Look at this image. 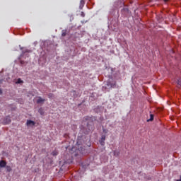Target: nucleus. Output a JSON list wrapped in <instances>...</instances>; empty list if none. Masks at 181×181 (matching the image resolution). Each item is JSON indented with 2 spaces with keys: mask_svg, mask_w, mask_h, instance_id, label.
<instances>
[{
  "mask_svg": "<svg viewBox=\"0 0 181 181\" xmlns=\"http://www.w3.org/2000/svg\"><path fill=\"white\" fill-rule=\"evenodd\" d=\"M11 122V119L9 116H7L4 119V122H3L4 124L6 125L10 124Z\"/></svg>",
  "mask_w": 181,
  "mask_h": 181,
  "instance_id": "1",
  "label": "nucleus"
},
{
  "mask_svg": "<svg viewBox=\"0 0 181 181\" xmlns=\"http://www.w3.org/2000/svg\"><path fill=\"white\" fill-rule=\"evenodd\" d=\"M36 124V122L33 120H27L26 126L27 127H34Z\"/></svg>",
  "mask_w": 181,
  "mask_h": 181,
  "instance_id": "2",
  "label": "nucleus"
},
{
  "mask_svg": "<svg viewBox=\"0 0 181 181\" xmlns=\"http://www.w3.org/2000/svg\"><path fill=\"white\" fill-rule=\"evenodd\" d=\"M105 139H106V136L105 135H103V136H101V139L100 140V144L101 146H104L105 144Z\"/></svg>",
  "mask_w": 181,
  "mask_h": 181,
  "instance_id": "3",
  "label": "nucleus"
},
{
  "mask_svg": "<svg viewBox=\"0 0 181 181\" xmlns=\"http://www.w3.org/2000/svg\"><path fill=\"white\" fill-rule=\"evenodd\" d=\"M86 0H81L80 1V6H79L80 10L83 9V6L86 5Z\"/></svg>",
  "mask_w": 181,
  "mask_h": 181,
  "instance_id": "4",
  "label": "nucleus"
},
{
  "mask_svg": "<svg viewBox=\"0 0 181 181\" xmlns=\"http://www.w3.org/2000/svg\"><path fill=\"white\" fill-rule=\"evenodd\" d=\"M45 101V99H42V97L39 96L37 100H36V103L41 104L42 103H44Z\"/></svg>",
  "mask_w": 181,
  "mask_h": 181,
  "instance_id": "5",
  "label": "nucleus"
},
{
  "mask_svg": "<svg viewBox=\"0 0 181 181\" xmlns=\"http://www.w3.org/2000/svg\"><path fill=\"white\" fill-rule=\"evenodd\" d=\"M6 166V161L1 160L0 161V168H4Z\"/></svg>",
  "mask_w": 181,
  "mask_h": 181,
  "instance_id": "6",
  "label": "nucleus"
},
{
  "mask_svg": "<svg viewBox=\"0 0 181 181\" xmlns=\"http://www.w3.org/2000/svg\"><path fill=\"white\" fill-rule=\"evenodd\" d=\"M5 168H6V170L8 173H11V172L12 168H11V167L10 165H6Z\"/></svg>",
  "mask_w": 181,
  "mask_h": 181,
  "instance_id": "7",
  "label": "nucleus"
},
{
  "mask_svg": "<svg viewBox=\"0 0 181 181\" xmlns=\"http://www.w3.org/2000/svg\"><path fill=\"white\" fill-rule=\"evenodd\" d=\"M113 153L115 157H118L120 155V152H119L118 151H114Z\"/></svg>",
  "mask_w": 181,
  "mask_h": 181,
  "instance_id": "8",
  "label": "nucleus"
},
{
  "mask_svg": "<svg viewBox=\"0 0 181 181\" xmlns=\"http://www.w3.org/2000/svg\"><path fill=\"white\" fill-rule=\"evenodd\" d=\"M38 112H39L40 114H41V115H44V114H45L44 110L42 109V108H40V109L38 110Z\"/></svg>",
  "mask_w": 181,
  "mask_h": 181,
  "instance_id": "9",
  "label": "nucleus"
},
{
  "mask_svg": "<svg viewBox=\"0 0 181 181\" xmlns=\"http://www.w3.org/2000/svg\"><path fill=\"white\" fill-rule=\"evenodd\" d=\"M153 120V115L151 114L150 115V119L147 120V122H151Z\"/></svg>",
  "mask_w": 181,
  "mask_h": 181,
  "instance_id": "10",
  "label": "nucleus"
},
{
  "mask_svg": "<svg viewBox=\"0 0 181 181\" xmlns=\"http://www.w3.org/2000/svg\"><path fill=\"white\" fill-rule=\"evenodd\" d=\"M26 52H31V50H30V49H24V50H23V54H25Z\"/></svg>",
  "mask_w": 181,
  "mask_h": 181,
  "instance_id": "11",
  "label": "nucleus"
},
{
  "mask_svg": "<svg viewBox=\"0 0 181 181\" xmlns=\"http://www.w3.org/2000/svg\"><path fill=\"white\" fill-rule=\"evenodd\" d=\"M81 16L82 18L86 17V14L84 13V12H81Z\"/></svg>",
  "mask_w": 181,
  "mask_h": 181,
  "instance_id": "12",
  "label": "nucleus"
},
{
  "mask_svg": "<svg viewBox=\"0 0 181 181\" xmlns=\"http://www.w3.org/2000/svg\"><path fill=\"white\" fill-rule=\"evenodd\" d=\"M23 83V81L21 78H18L17 80V83Z\"/></svg>",
  "mask_w": 181,
  "mask_h": 181,
  "instance_id": "13",
  "label": "nucleus"
},
{
  "mask_svg": "<svg viewBox=\"0 0 181 181\" xmlns=\"http://www.w3.org/2000/svg\"><path fill=\"white\" fill-rule=\"evenodd\" d=\"M52 155H53L54 156H56L57 155V153L56 151H54V152L52 153Z\"/></svg>",
  "mask_w": 181,
  "mask_h": 181,
  "instance_id": "14",
  "label": "nucleus"
},
{
  "mask_svg": "<svg viewBox=\"0 0 181 181\" xmlns=\"http://www.w3.org/2000/svg\"><path fill=\"white\" fill-rule=\"evenodd\" d=\"M62 36H63V37L66 36V32H63L62 34Z\"/></svg>",
  "mask_w": 181,
  "mask_h": 181,
  "instance_id": "15",
  "label": "nucleus"
},
{
  "mask_svg": "<svg viewBox=\"0 0 181 181\" xmlns=\"http://www.w3.org/2000/svg\"><path fill=\"white\" fill-rule=\"evenodd\" d=\"M89 119H90V117H85V119H86V120H88Z\"/></svg>",
  "mask_w": 181,
  "mask_h": 181,
  "instance_id": "16",
  "label": "nucleus"
},
{
  "mask_svg": "<svg viewBox=\"0 0 181 181\" xmlns=\"http://www.w3.org/2000/svg\"><path fill=\"white\" fill-rule=\"evenodd\" d=\"M2 93H3V91H2V90L0 88V95H2Z\"/></svg>",
  "mask_w": 181,
  "mask_h": 181,
  "instance_id": "17",
  "label": "nucleus"
},
{
  "mask_svg": "<svg viewBox=\"0 0 181 181\" xmlns=\"http://www.w3.org/2000/svg\"><path fill=\"white\" fill-rule=\"evenodd\" d=\"M181 82L180 81H177V85H180Z\"/></svg>",
  "mask_w": 181,
  "mask_h": 181,
  "instance_id": "18",
  "label": "nucleus"
},
{
  "mask_svg": "<svg viewBox=\"0 0 181 181\" xmlns=\"http://www.w3.org/2000/svg\"><path fill=\"white\" fill-rule=\"evenodd\" d=\"M176 181H181V175H180V180H176Z\"/></svg>",
  "mask_w": 181,
  "mask_h": 181,
  "instance_id": "19",
  "label": "nucleus"
},
{
  "mask_svg": "<svg viewBox=\"0 0 181 181\" xmlns=\"http://www.w3.org/2000/svg\"><path fill=\"white\" fill-rule=\"evenodd\" d=\"M103 132L107 133V130H103Z\"/></svg>",
  "mask_w": 181,
  "mask_h": 181,
  "instance_id": "20",
  "label": "nucleus"
},
{
  "mask_svg": "<svg viewBox=\"0 0 181 181\" xmlns=\"http://www.w3.org/2000/svg\"><path fill=\"white\" fill-rule=\"evenodd\" d=\"M76 144H77L78 146H79V145H80L78 142H77V143H76Z\"/></svg>",
  "mask_w": 181,
  "mask_h": 181,
  "instance_id": "21",
  "label": "nucleus"
},
{
  "mask_svg": "<svg viewBox=\"0 0 181 181\" xmlns=\"http://www.w3.org/2000/svg\"><path fill=\"white\" fill-rule=\"evenodd\" d=\"M165 2H167V1H168V0H165Z\"/></svg>",
  "mask_w": 181,
  "mask_h": 181,
  "instance_id": "22",
  "label": "nucleus"
},
{
  "mask_svg": "<svg viewBox=\"0 0 181 181\" xmlns=\"http://www.w3.org/2000/svg\"><path fill=\"white\" fill-rule=\"evenodd\" d=\"M107 86H110V83H107Z\"/></svg>",
  "mask_w": 181,
  "mask_h": 181,
  "instance_id": "23",
  "label": "nucleus"
}]
</instances>
